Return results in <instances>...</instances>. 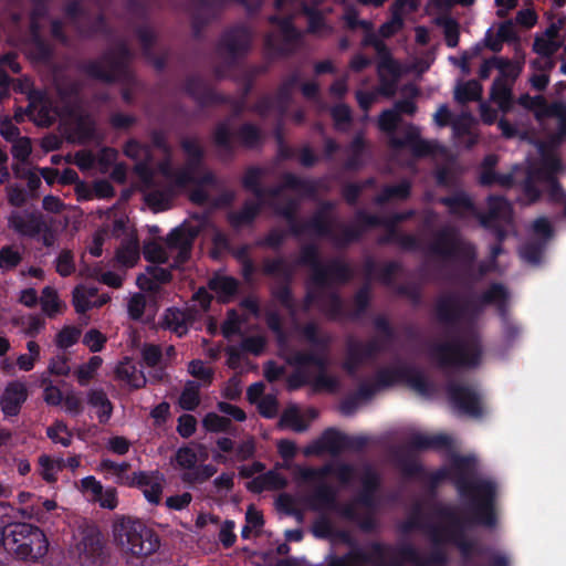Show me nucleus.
Instances as JSON below:
<instances>
[{
  "instance_id": "1",
  "label": "nucleus",
  "mask_w": 566,
  "mask_h": 566,
  "mask_svg": "<svg viewBox=\"0 0 566 566\" xmlns=\"http://www.w3.org/2000/svg\"><path fill=\"white\" fill-rule=\"evenodd\" d=\"M446 480L452 482L475 523L489 528L496 525L497 484L475 473L473 458L453 455L449 468H440L430 474L429 486L434 490Z\"/></svg>"
},
{
  "instance_id": "2",
  "label": "nucleus",
  "mask_w": 566,
  "mask_h": 566,
  "mask_svg": "<svg viewBox=\"0 0 566 566\" xmlns=\"http://www.w3.org/2000/svg\"><path fill=\"white\" fill-rule=\"evenodd\" d=\"M296 264L312 270L303 300V310L316 305L324 315L322 306L328 303V292L336 285L348 283L354 272L352 266L339 259H332L326 264L321 262L319 249L315 243H305L300 248Z\"/></svg>"
},
{
  "instance_id": "3",
  "label": "nucleus",
  "mask_w": 566,
  "mask_h": 566,
  "mask_svg": "<svg viewBox=\"0 0 566 566\" xmlns=\"http://www.w3.org/2000/svg\"><path fill=\"white\" fill-rule=\"evenodd\" d=\"M430 252L444 259H454L460 262L461 271L452 273L448 280L459 283L467 289H472L474 283L480 281L490 271L485 262H480L474 271V263L478 258V250L474 243L459 237L451 228L438 232L436 240L430 245Z\"/></svg>"
},
{
  "instance_id": "4",
  "label": "nucleus",
  "mask_w": 566,
  "mask_h": 566,
  "mask_svg": "<svg viewBox=\"0 0 566 566\" xmlns=\"http://www.w3.org/2000/svg\"><path fill=\"white\" fill-rule=\"evenodd\" d=\"M428 528L432 548L426 557L421 556L419 551L409 543L392 547L374 542L370 544L371 554L378 559H384L387 553L395 552L397 557L390 559L389 563H385L387 566H403L405 563L413 566H447L449 563L448 554L444 548L440 547V544L443 542L441 528L439 525H429Z\"/></svg>"
},
{
  "instance_id": "5",
  "label": "nucleus",
  "mask_w": 566,
  "mask_h": 566,
  "mask_svg": "<svg viewBox=\"0 0 566 566\" xmlns=\"http://www.w3.org/2000/svg\"><path fill=\"white\" fill-rule=\"evenodd\" d=\"M430 357L440 368H474L482 356L480 338L473 332L455 336L451 340L436 343L430 347Z\"/></svg>"
},
{
  "instance_id": "6",
  "label": "nucleus",
  "mask_w": 566,
  "mask_h": 566,
  "mask_svg": "<svg viewBox=\"0 0 566 566\" xmlns=\"http://www.w3.org/2000/svg\"><path fill=\"white\" fill-rule=\"evenodd\" d=\"M133 56V51L127 42L120 40L114 49L106 50L99 61H85L80 64L78 70L90 78L114 84L128 80L130 75L129 64Z\"/></svg>"
},
{
  "instance_id": "7",
  "label": "nucleus",
  "mask_w": 566,
  "mask_h": 566,
  "mask_svg": "<svg viewBox=\"0 0 566 566\" xmlns=\"http://www.w3.org/2000/svg\"><path fill=\"white\" fill-rule=\"evenodd\" d=\"M559 168V160L552 157L545 159L544 167L527 168L524 170L525 175L521 181V189L528 205H534L542 198V190L537 186V182L547 185V202L557 205L566 199V192L554 175Z\"/></svg>"
},
{
  "instance_id": "8",
  "label": "nucleus",
  "mask_w": 566,
  "mask_h": 566,
  "mask_svg": "<svg viewBox=\"0 0 566 566\" xmlns=\"http://www.w3.org/2000/svg\"><path fill=\"white\" fill-rule=\"evenodd\" d=\"M434 512L438 517L448 521L447 526H439L441 528V538L443 539L440 544L441 548H443L446 543L453 544L464 560H469L474 554L482 555L485 553L475 541L469 539L465 535L468 526L479 525L473 521L471 513H469V517H462L453 507L448 505H438Z\"/></svg>"
},
{
  "instance_id": "9",
  "label": "nucleus",
  "mask_w": 566,
  "mask_h": 566,
  "mask_svg": "<svg viewBox=\"0 0 566 566\" xmlns=\"http://www.w3.org/2000/svg\"><path fill=\"white\" fill-rule=\"evenodd\" d=\"M114 536L119 545L134 556H148L160 545L157 533L140 520L123 517L114 526Z\"/></svg>"
},
{
  "instance_id": "10",
  "label": "nucleus",
  "mask_w": 566,
  "mask_h": 566,
  "mask_svg": "<svg viewBox=\"0 0 566 566\" xmlns=\"http://www.w3.org/2000/svg\"><path fill=\"white\" fill-rule=\"evenodd\" d=\"M332 344V337L328 334H318L316 340L312 343V346L316 352H303L295 350L292 355L286 358V363L290 366L296 368H304L313 366L318 370V375L314 378L313 385L316 390L327 389L329 391L335 390L337 381L333 376L327 374L328 359L326 354L328 353Z\"/></svg>"
},
{
  "instance_id": "11",
  "label": "nucleus",
  "mask_w": 566,
  "mask_h": 566,
  "mask_svg": "<svg viewBox=\"0 0 566 566\" xmlns=\"http://www.w3.org/2000/svg\"><path fill=\"white\" fill-rule=\"evenodd\" d=\"M261 272L265 276L277 277L280 281L271 287V296L285 310L294 313L296 310L292 290L295 271L282 256L265 258L261 264Z\"/></svg>"
},
{
  "instance_id": "12",
  "label": "nucleus",
  "mask_w": 566,
  "mask_h": 566,
  "mask_svg": "<svg viewBox=\"0 0 566 566\" xmlns=\"http://www.w3.org/2000/svg\"><path fill=\"white\" fill-rule=\"evenodd\" d=\"M481 306L473 298L461 300L458 294H448L436 301L434 313L439 323L454 331L463 322H473Z\"/></svg>"
},
{
  "instance_id": "13",
  "label": "nucleus",
  "mask_w": 566,
  "mask_h": 566,
  "mask_svg": "<svg viewBox=\"0 0 566 566\" xmlns=\"http://www.w3.org/2000/svg\"><path fill=\"white\" fill-rule=\"evenodd\" d=\"M375 385L378 390L403 382L422 396H430L434 391L433 384L421 370L413 366L384 367L375 374Z\"/></svg>"
},
{
  "instance_id": "14",
  "label": "nucleus",
  "mask_w": 566,
  "mask_h": 566,
  "mask_svg": "<svg viewBox=\"0 0 566 566\" xmlns=\"http://www.w3.org/2000/svg\"><path fill=\"white\" fill-rule=\"evenodd\" d=\"M371 296L369 285L359 287L354 296V308L352 311L346 308V302L337 291L328 292V303L322 306L324 316L331 322H355L365 315L370 306Z\"/></svg>"
},
{
  "instance_id": "15",
  "label": "nucleus",
  "mask_w": 566,
  "mask_h": 566,
  "mask_svg": "<svg viewBox=\"0 0 566 566\" xmlns=\"http://www.w3.org/2000/svg\"><path fill=\"white\" fill-rule=\"evenodd\" d=\"M184 91L202 108L212 105L227 104L232 107L233 117L241 116L245 109L244 97L241 99H233L228 95L220 94L209 87L206 81L198 74H191L186 77L184 82Z\"/></svg>"
},
{
  "instance_id": "16",
  "label": "nucleus",
  "mask_w": 566,
  "mask_h": 566,
  "mask_svg": "<svg viewBox=\"0 0 566 566\" xmlns=\"http://www.w3.org/2000/svg\"><path fill=\"white\" fill-rule=\"evenodd\" d=\"M448 400L460 413L473 418L482 417V396L473 384H464L451 380L446 387Z\"/></svg>"
},
{
  "instance_id": "17",
  "label": "nucleus",
  "mask_w": 566,
  "mask_h": 566,
  "mask_svg": "<svg viewBox=\"0 0 566 566\" xmlns=\"http://www.w3.org/2000/svg\"><path fill=\"white\" fill-rule=\"evenodd\" d=\"M377 227H381V217L359 209L355 212L354 223L339 226L340 231L335 237L334 245L338 249H346L350 244L360 241L368 229Z\"/></svg>"
},
{
  "instance_id": "18",
  "label": "nucleus",
  "mask_w": 566,
  "mask_h": 566,
  "mask_svg": "<svg viewBox=\"0 0 566 566\" xmlns=\"http://www.w3.org/2000/svg\"><path fill=\"white\" fill-rule=\"evenodd\" d=\"M224 0H190L187 12L191 19V29L195 39H200L206 25L218 18Z\"/></svg>"
},
{
  "instance_id": "19",
  "label": "nucleus",
  "mask_w": 566,
  "mask_h": 566,
  "mask_svg": "<svg viewBox=\"0 0 566 566\" xmlns=\"http://www.w3.org/2000/svg\"><path fill=\"white\" fill-rule=\"evenodd\" d=\"M252 42V34L245 25H235L226 30L218 42V50L235 61L245 55Z\"/></svg>"
},
{
  "instance_id": "20",
  "label": "nucleus",
  "mask_w": 566,
  "mask_h": 566,
  "mask_svg": "<svg viewBox=\"0 0 566 566\" xmlns=\"http://www.w3.org/2000/svg\"><path fill=\"white\" fill-rule=\"evenodd\" d=\"M197 235L198 230L192 227H177L169 232L166 238V245L169 250H177L171 264L172 269H179L189 261Z\"/></svg>"
},
{
  "instance_id": "21",
  "label": "nucleus",
  "mask_w": 566,
  "mask_h": 566,
  "mask_svg": "<svg viewBox=\"0 0 566 566\" xmlns=\"http://www.w3.org/2000/svg\"><path fill=\"white\" fill-rule=\"evenodd\" d=\"M297 475L305 483H315L325 480L328 475H334L342 484L347 485L354 479L355 468L349 463H338L337 465L326 463L319 468H300Z\"/></svg>"
},
{
  "instance_id": "22",
  "label": "nucleus",
  "mask_w": 566,
  "mask_h": 566,
  "mask_svg": "<svg viewBox=\"0 0 566 566\" xmlns=\"http://www.w3.org/2000/svg\"><path fill=\"white\" fill-rule=\"evenodd\" d=\"M279 28L282 34V42H277L272 33H268L264 38V48L269 54L274 57H287L294 52V45L301 39V33L294 25L292 18L282 21Z\"/></svg>"
},
{
  "instance_id": "23",
  "label": "nucleus",
  "mask_w": 566,
  "mask_h": 566,
  "mask_svg": "<svg viewBox=\"0 0 566 566\" xmlns=\"http://www.w3.org/2000/svg\"><path fill=\"white\" fill-rule=\"evenodd\" d=\"M389 145L394 149L408 148L417 158L432 156L436 153V145L420 137L417 126L409 125L402 137L391 136Z\"/></svg>"
},
{
  "instance_id": "24",
  "label": "nucleus",
  "mask_w": 566,
  "mask_h": 566,
  "mask_svg": "<svg viewBox=\"0 0 566 566\" xmlns=\"http://www.w3.org/2000/svg\"><path fill=\"white\" fill-rule=\"evenodd\" d=\"M283 190H292L304 197L314 198L318 192V181L301 178L293 172H284L281 185L265 188V196L277 198Z\"/></svg>"
},
{
  "instance_id": "25",
  "label": "nucleus",
  "mask_w": 566,
  "mask_h": 566,
  "mask_svg": "<svg viewBox=\"0 0 566 566\" xmlns=\"http://www.w3.org/2000/svg\"><path fill=\"white\" fill-rule=\"evenodd\" d=\"M29 396L24 382L12 380L0 396V408L6 418L17 417Z\"/></svg>"
},
{
  "instance_id": "26",
  "label": "nucleus",
  "mask_w": 566,
  "mask_h": 566,
  "mask_svg": "<svg viewBox=\"0 0 566 566\" xmlns=\"http://www.w3.org/2000/svg\"><path fill=\"white\" fill-rule=\"evenodd\" d=\"M302 499L307 509L314 512L332 511L338 509L337 491L324 480Z\"/></svg>"
},
{
  "instance_id": "27",
  "label": "nucleus",
  "mask_w": 566,
  "mask_h": 566,
  "mask_svg": "<svg viewBox=\"0 0 566 566\" xmlns=\"http://www.w3.org/2000/svg\"><path fill=\"white\" fill-rule=\"evenodd\" d=\"M335 209V202L331 200H324L319 203L318 209L314 214L305 221V226L308 228V233H314L317 237L328 239L335 244L336 233L331 222L327 220V216Z\"/></svg>"
},
{
  "instance_id": "28",
  "label": "nucleus",
  "mask_w": 566,
  "mask_h": 566,
  "mask_svg": "<svg viewBox=\"0 0 566 566\" xmlns=\"http://www.w3.org/2000/svg\"><path fill=\"white\" fill-rule=\"evenodd\" d=\"M48 546L44 533L38 526H33L28 539L14 547L13 553L20 559L38 560L48 553Z\"/></svg>"
},
{
  "instance_id": "29",
  "label": "nucleus",
  "mask_w": 566,
  "mask_h": 566,
  "mask_svg": "<svg viewBox=\"0 0 566 566\" xmlns=\"http://www.w3.org/2000/svg\"><path fill=\"white\" fill-rule=\"evenodd\" d=\"M345 434L335 428H327L317 440L304 450V453L305 455L321 454L323 452L338 454L344 450Z\"/></svg>"
},
{
  "instance_id": "30",
  "label": "nucleus",
  "mask_w": 566,
  "mask_h": 566,
  "mask_svg": "<svg viewBox=\"0 0 566 566\" xmlns=\"http://www.w3.org/2000/svg\"><path fill=\"white\" fill-rule=\"evenodd\" d=\"M361 489L355 502L367 509H375L377 505L376 494L380 489L381 480L379 474L369 465L364 470L360 479Z\"/></svg>"
},
{
  "instance_id": "31",
  "label": "nucleus",
  "mask_w": 566,
  "mask_h": 566,
  "mask_svg": "<svg viewBox=\"0 0 566 566\" xmlns=\"http://www.w3.org/2000/svg\"><path fill=\"white\" fill-rule=\"evenodd\" d=\"M439 202L448 208L451 216L464 219L475 212L476 205L473 199L463 190L455 191L451 196L441 197Z\"/></svg>"
},
{
  "instance_id": "32",
  "label": "nucleus",
  "mask_w": 566,
  "mask_h": 566,
  "mask_svg": "<svg viewBox=\"0 0 566 566\" xmlns=\"http://www.w3.org/2000/svg\"><path fill=\"white\" fill-rule=\"evenodd\" d=\"M451 446L452 439L444 433L432 436L415 433L407 442V448L410 451L444 450L451 448Z\"/></svg>"
},
{
  "instance_id": "33",
  "label": "nucleus",
  "mask_w": 566,
  "mask_h": 566,
  "mask_svg": "<svg viewBox=\"0 0 566 566\" xmlns=\"http://www.w3.org/2000/svg\"><path fill=\"white\" fill-rule=\"evenodd\" d=\"M10 226L21 235L34 238L46 229V224L41 214L29 213L27 216H11Z\"/></svg>"
},
{
  "instance_id": "34",
  "label": "nucleus",
  "mask_w": 566,
  "mask_h": 566,
  "mask_svg": "<svg viewBox=\"0 0 566 566\" xmlns=\"http://www.w3.org/2000/svg\"><path fill=\"white\" fill-rule=\"evenodd\" d=\"M212 142L218 148L222 159H232L234 157L237 145L227 122H220L214 126L212 130Z\"/></svg>"
},
{
  "instance_id": "35",
  "label": "nucleus",
  "mask_w": 566,
  "mask_h": 566,
  "mask_svg": "<svg viewBox=\"0 0 566 566\" xmlns=\"http://www.w3.org/2000/svg\"><path fill=\"white\" fill-rule=\"evenodd\" d=\"M32 528L33 525L28 523H13L0 528V545L13 552L14 547L28 539Z\"/></svg>"
},
{
  "instance_id": "36",
  "label": "nucleus",
  "mask_w": 566,
  "mask_h": 566,
  "mask_svg": "<svg viewBox=\"0 0 566 566\" xmlns=\"http://www.w3.org/2000/svg\"><path fill=\"white\" fill-rule=\"evenodd\" d=\"M262 210V201L245 200L239 211L228 213V222L233 229L251 226Z\"/></svg>"
},
{
  "instance_id": "37",
  "label": "nucleus",
  "mask_w": 566,
  "mask_h": 566,
  "mask_svg": "<svg viewBox=\"0 0 566 566\" xmlns=\"http://www.w3.org/2000/svg\"><path fill=\"white\" fill-rule=\"evenodd\" d=\"M298 202L295 199H287L283 206L274 208V213L289 223L290 233L294 237H300L308 233V228L305 222H300L297 219Z\"/></svg>"
},
{
  "instance_id": "38",
  "label": "nucleus",
  "mask_w": 566,
  "mask_h": 566,
  "mask_svg": "<svg viewBox=\"0 0 566 566\" xmlns=\"http://www.w3.org/2000/svg\"><path fill=\"white\" fill-rule=\"evenodd\" d=\"M208 286L213 291L221 303H229L238 294L239 281L233 276L214 275L208 282Z\"/></svg>"
},
{
  "instance_id": "39",
  "label": "nucleus",
  "mask_w": 566,
  "mask_h": 566,
  "mask_svg": "<svg viewBox=\"0 0 566 566\" xmlns=\"http://www.w3.org/2000/svg\"><path fill=\"white\" fill-rule=\"evenodd\" d=\"M187 313L178 307H168L165 310L160 326L182 337L188 333Z\"/></svg>"
},
{
  "instance_id": "40",
  "label": "nucleus",
  "mask_w": 566,
  "mask_h": 566,
  "mask_svg": "<svg viewBox=\"0 0 566 566\" xmlns=\"http://www.w3.org/2000/svg\"><path fill=\"white\" fill-rule=\"evenodd\" d=\"M408 6L411 11L417 9L416 0H395L392 4L391 20L381 24L379 32L382 36L389 38L403 27L402 9Z\"/></svg>"
},
{
  "instance_id": "41",
  "label": "nucleus",
  "mask_w": 566,
  "mask_h": 566,
  "mask_svg": "<svg viewBox=\"0 0 566 566\" xmlns=\"http://www.w3.org/2000/svg\"><path fill=\"white\" fill-rule=\"evenodd\" d=\"M524 170L522 166L514 165L512 170L506 174L497 172L494 169H488L486 171H481L480 174V184L482 186H493L500 185L504 188H512L517 184L516 172Z\"/></svg>"
},
{
  "instance_id": "42",
  "label": "nucleus",
  "mask_w": 566,
  "mask_h": 566,
  "mask_svg": "<svg viewBox=\"0 0 566 566\" xmlns=\"http://www.w3.org/2000/svg\"><path fill=\"white\" fill-rule=\"evenodd\" d=\"M301 75L298 71L291 73L279 85L275 92V102L277 111L285 113L293 98V91L300 84Z\"/></svg>"
},
{
  "instance_id": "43",
  "label": "nucleus",
  "mask_w": 566,
  "mask_h": 566,
  "mask_svg": "<svg viewBox=\"0 0 566 566\" xmlns=\"http://www.w3.org/2000/svg\"><path fill=\"white\" fill-rule=\"evenodd\" d=\"M411 195V182L402 179L397 185H386L380 192L374 198L377 206H384L392 199L407 200Z\"/></svg>"
},
{
  "instance_id": "44",
  "label": "nucleus",
  "mask_w": 566,
  "mask_h": 566,
  "mask_svg": "<svg viewBox=\"0 0 566 566\" xmlns=\"http://www.w3.org/2000/svg\"><path fill=\"white\" fill-rule=\"evenodd\" d=\"M147 272L150 275H139L137 283L142 290L156 291L158 284H167L172 280V274L169 269L160 268L158 265H151L147 268Z\"/></svg>"
},
{
  "instance_id": "45",
  "label": "nucleus",
  "mask_w": 566,
  "mask_h": 566,
  "mask_svg": "<svg viewBox=\"0 0 566 566\" xmlns=\"http://www.w3.org/2000/svg\"><path fill=\"white\" fill-rule=\"evenodd\" d=\"M265 170L259 166H249L241 179L242 187L252 192L256 199L262 200L265 197V187L262 186V178Z\"/></svg>"
},
{
  "instance_id": "46",
  "label": "nucleus",
  "mask_w": 566,
  "mask_h": 566,
  "mask_svg": "<svg viewBox=\"0 0 566 566\" xmlns=\"http://www.w3.org/2000/svg\"><path fill=\"white\" fill-rule=\"evenodd\" d=\"M235 137L240 146L247 149H255L263 143V133L253 123H243L235 130Z\"/></svg>"
},
{
  "instance_id": "47",
  "label": "nucleus",
  "mask_w": 566,
  "mask_h": 566,
  "mask_svg": "<svg viewBox=\"0 0 566 566\" xmlns=\"http://www.w3.org/2000/svg\"><path fill=\"white\" fill-rule=\"evenodd\" d=\"M285 480L279 473L268 471L248 482L247 489L253 493H262L268 489H282L285 486Z\"/></svg>"
},
{
  "instance_id": "48",
  "label": "nucleus",
  "mask_w": 566,
  "mask_h": 566,
  "mask_svg": "<svg viewBox=\"0 0 566 566\" xmlns=\"http://www.w3.org/2000/svg\"><path fill=\"white\" fill-rule=\"evenodd\" d=\"M507 291L501 283H492L489 289L481 294V296L475 300L481 310L484 305L496 304L497 312L500 313V308L503 305L504 308H507L506 300H507Z\"/></svg>"
},
{
  "instance_id": "49",
  "label": "nucleus",
  "mask_w": 566,
  "mask_h": 566,
  "mask_svg": "<svg viewBox=\"0 0 566 566\" xmlns=\"http://www.w3.org/2000/svg\"><path fill=\"white\" fill-rule=\"evenodd\" d=\"M200 401V384L195 380H188L179 396V407L186 411H195L199 407Z\"/></svg>"
},
{
  "instance_id": "50",
  "label": "nucleus",
  "mask_w": 566,
  "mask_h": 566,
  "mask_svg": "<svg viewBox=\"0 0 566 566\" xmlns=\"http://www.w3.org/2000/svg\"><path fill=\"white\" fill-rule=\"evenodd\" d=\"M76 32L84 39H92L97 34L109 35L111 28L107 23L106 17L103 13H98L93 21L85 24H76Z\"/></svg>"
},
{
  "instance_id": "51",
  "label": "nucleus",
  "mask_w": 566,
  "mask_h": 566,
  "mask_svg": "<svg viewBox=\"0 0 566 566\" xmlns=\"http://www.w3.org/2000/svg\"><path fill=\"white\" fill-rule=\"evenodd\" d=\"M302 13L307 18V33L318 34L321 31H332L327 25L323 12L314 6L302 4Z\"/></svg>"
},
{
  "instance_id": "52",
  "label": "nucleus",
  "mask_w": 566,
  "mask_h": 566,
  "mask_svg": "<svg viewBox=\"0 0 566 566\" xmlns=\"http://www.w3.org/2000/svg\"><path fill=\"white\" fill-rule=\"evenodd\" d=\"M39 474L46 483H54L57 480V472L65 467L63 459L54 460L48 454H42L38 459Z\"/></svg>"
},
{
  "instance_id": "53",
  "label": "nucleus",
  "mask_w": 566,
  "mask_h": 566,
  "mask_svg": "<svg viewBox=\"0 0 566 566\" xmlns=\"http://www.w3.org/2000/svg\"><path fill=\"white\" fill-rule=\"evenodd\" d=\"M217 471L218 469L213 464H196L181 474V481L189 485L202 484L212 478Z\"/></svg>"
},
{
  "instance_id": "54",
  "label": "nucleus",
  "mask_w": 566,
  "mask_h": 566,
  "mask_svg": "<svg viewBox=\"0 0 566 566\" xmlns=\"http://www.w3.org/2000/svg\"><path fill=\"white\" fill-rule=\"evenodd\" d=\"M88 403L92 407L99 408L98 420L106 423L113 412V405L107 395L102 389H93L88 392Z\"/></svg>"
},
{
  "instance_id": "55",
  "label": "nucleus",
  "mask_w": 566,
  "mask_h": 566,
  "mask_svg": "<svg viewBox=\"0 0 566 566\" xmlns=\"http://www.w3.org/2000/svg\"><path fill=\"white\" fill-rule=\"evenodd\" d=\"M482 97V85L476 80H470L459 84L454 91V99L459 104L480 101Z\"/></svg>"
},
{
  "instance_id": "56",
  "label": "nucleus",
  "mask_w": 566,
  "mask_h": 566,
  "mask_svg": "<svg viewBox=\"0 0 566 566\" xmlns=\"http://www.w3.org/2000/svg\"><path fill=\"white\" fill-rule=\"evenodd\" d=\"M115 373L118 379L126 381L134 389H140L147 384L144 373L133 365L122 364L117 366Z\"/></svg>"
},
{
  "instance_id": "57",
  "label": "nucleus",
  "mask_w": 566,
  "mask_h": 566,
  "mask_svg": "<svg viewBox=\"0 0 566 566\" xmlns=\"http://www.w3.org/2000/svg\"><path fill=\"white\" fill-rule=\"evenodd\" d=\"M279 429L291 428L295 432H304L307 430L308 424L303 420L296 406L286 408L277 422Z\"/></svg>"
},
{
  "instance_id": "58",
  "label": "nucleus",
  "mask_w": 566,
  "mask_h": 566,
  "mask_svg": "<svg viewBox=\"0 0 566 566\" xmlns=\"http://www.w3.org/2000/svg\"><path fill=\"white\" fill-rule=\"evenodd\" d=\"M434 23L443 28L444 40L448 48H457L460 41V25L455 19L449 15L437 17Z\"/></svg>"
},
{
  "instance_id": "59",
  "label": "nucleus",
  "mask_w": 566,
  "mask_h": 566,
  "mask_svg": "<svg viewBox=\"0 0 566 566\" xmlns=\"http://www.w3.org/2000/svg\"><path fill=\"white\" fill-rule=\"evenodd\" d=\"M500 319L502 324L503 338L507 344H513L522 334L521 326L511 317L509 308L501 306Z\"/></svg>"
},
{
  "instance_id": "60",
  "label": "nucleus",
  "mask_w": 566,
  "mask_h": 566,
  "mask_svg": "<svg viewBox=\"0 0 566 566\" xmlns=\"http://www.w3.org/2000/svg\"><path fill=\"white\" fill-rule=\"evenodd\" d=\"M493 61L497 64V70L500 71V75L497 77L504 78L506 82L513 85L516 78L520 76L523 64L521 62H513L509 59L493 56Z\"/></svg>"
},
{
  "instance_id": "61",
  "label": "nucleus",
  "mask_w": 566,
  "mask_h": 566,
  "mask_svg": "<svg viewBox=\"0 0 566 566\" xmlns=\"http://www.w3.org/2000/svg\"><path fill=\"white\" fill-rule=\"evenodd\" d=\"M116 260L126 268H133L139 260V245L137 241H128L116 251Z\"/></svg>"
},
{
  "instance_id": "62",
  "label": "nucleus",
  "mask_w": 566,
  "mask_h": 566,
  "mask_svg": "<svg viewBox=\"0 0 566 566\" xmlns=\"http://www.w3.org/2000/svg\"><path fill=\"white\" fill-rule=\"evenodd\" d=\"M546 244L545 240H528L521 249V256L532 264H537L542 260Z\"/></svg>"
},
{
  "instance_id": "63",
  "label": "nucleus",
  "mask_w": 566,
  "mask_h": 566,
  "mask_svg": "<svg viewBox=\"0 0 566 566\" xmlns=\"http://www.w3.org/2000/svg\"><path fill=\"white\" fill-rule=\"evenodd\" d=\"M41 307L42 311L49 317H54L61 311V303L57 296L56 291L51 286H45L42 290L41 296Z\"/></svg>"
},
{
  "instance_id": "64",
  "label": "nucleus",
  "mask_w": 566,
  "mask_h": 566,
  "mask_svg": "<svg viewBox=\"0 0 566 566\" xmlns=\"http://www.w3.org/2000/svg\"><path fill=\"white\" fill-rule=\"evenodd\" d=\"M22 254L13 245H4L0 249V270L9 272L22 262Z\"/></svg>"
}]
</instances>
